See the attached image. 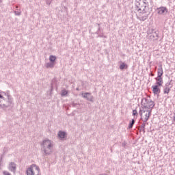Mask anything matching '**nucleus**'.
<instances>
[{
  "instance_id": "1",
  "label": "nucleus",
  "mask_w": 175,
  "mask_h": 175,
  "mask_svg": "<svg viewBox=\"0 0 175 175\" xmlns=\"http://www.w3.org/2000/svg\"><path fill=\"white\" fill-rule=\"evenodd\" d=\"M14 103H13V97L10 95L8 92H0V109L3 110H7L13 107Z\"/></svg>"
},
{
  "instance_id": "2",
  "label": "nucleus",
  "mask_w": 175,
  "mask_h": 175,
  "mask_svg": "<svg viewBox=\"0 0 175 175\" xmlns=\"http://www.w3.org/2000/svg\"><path fill=\"white\" fill-rule=\"evenodd\" d=\"M150 5L147 0H135L134 11L135 13H142L144 14L148 13L150 10Z\"/></svg>"
},
{
  "instance_id": "3",
  "label": "nucleus",
  "mask_w": 175,
  "mask_h": 175,
  "mask_svg": "<svg viewBox=\"0 0 175 175\" xmlns=\"http://www.w3.org/2000/svg\"><path fill=\"white\" fill-rule=\"evenodd\" d=\"M41 151L44 157H49L53 153V144L49 139H44L42 144Z\"/></svg>"
},
{
  "instance_id": "4",
  "label": "nucleus",
  "mask_w": 175,
  "mask_h": 175,
  "mask_svg": "<svg viewBox=\"0 0 175 175\" xmlns=\"http://www.w3.org/2000/svg\"><path fill=\"white\" fill-rule=\"evenodd\" d=\"M152 111H151V109H147L146 108L142 107V109H140L139 111V114L141 117V121L147 122V121L150 120Z\"/></svg>"
},
{
  "instance_id": "5",
  "label": "nucleus",
  "mask_w": 175,
  "mask_h": 175,
  "mask_svg": "<svg viewBox=\"0 0 175 175\" xmlns=\"http://www.w3.org/2000/svg\"><path fill=\"white\" fill-rule=\"evenodd\" d=\"M142 106L144 107V109L152 111V109H154V107L155 106V103L151 100L143 98L142 99Z\"/></svg>"
},
{
  "instance_id": "6",
  "label": "nucleus",
  "mask_w": 175,
  "mask_h": 175,
  "mask_svg": "<svg viewBox=\"0 0 175 175\" xmlns=\"http://www.w3.org/2000/svg\"><path fill=\"white\" fill-rule=\"evenodd\" d=\"M26 173L27 175H40V168L36 164H32L27 168Z\"/></svg>"
},
{
  "instance_id": "7",
  "label": "nucleus",
  "mask_w": 175,
  "mask_h": 175,
  "mask_svg": "<svg viewBox=\"0 0 175 175\" xmlns=\"http://www.w3.org/2000/svg\"><path fill=\"white\" fill-rule=\"evenodd\" d=\"M82 98L88 100L89 102H94V96L91 95L90 92L82 93Z\"/></svg>"
},
{
  "instance_id": "8",
  "label": "nucleus",
  "mask_w": 175,
  "mask_h": 175,
  "mask_svg": "<svg viewBox=\"0 0 175 175\" xmlns=\"http://www.w3.org/2000/svg\"><path fill=\"white\" fill-rule=\"evenodd\" d=\"M8 169L10 172H12L14 174H16V172L17 170V165H16V163H10V164L8 165Z\"/></svg>"
},
{
  "instance_id": "9",
  "label": "nucleus",
  "mask_w": 175,
  "mask_h": 175,
  "mask_svg": "<svg viewBox=\"0 0 175 175\" xmlns=\"http://www.w3.org/2000/svg\"><path fill=\"white\" fill-rule=\"evenodd\" d=\"M159 87L161 86L158 85L152 86V92L154 95H159V94H161V89L159 88Z\"/></svg>"
},
{
  "instance_id": "10",
  "label": "nucleus",
  "mask_w": 175,
  "mask_h": 175,
  "mask_svg": "<svg viewBox=\"0 0 175 175\" xmlns=\"http://www.w3.org/2000/svg\"><path fill=\"white\" fill-rule=\"evenodd\" d=\"M159 32L156 31V33H153L148 36V39L150 40H158Z\"/></svg>"
},
{
  "instance_id": "11",
  "label": "nucleus",
  "mask_w": 175,
  "mask_h": 175,
  "mask_svg": "<svg viewBox=\"0 0 175 175\" xmlns=\"http://www.w3.org/2000/svg\"><path fill=\"white\" fill-rule=\"evenodd\" d=\"M158 14H165V13H167V8L166 7H160L157 8Z\"/></svg>"
},
{
  "instance_id": "12",
  "label": "nucleus",
  "mask_w": 175,
  "mask_h": 175,
  "mask_svg": "<svg viewBox=\"0 0 175 175\" xmlns=\"http://www.w3.org/2000/svg\"><path fill=\"white\" fill-rule=\"evenodd\" d=\"M156 80V85H160L162 87V84H163V78L162 77H157L155 78Z\"/></svg>"
},
{
  "instance_id": "13",
  "label": "nucleus",
  "mask_w": 175,
  "mask_h": 175,
  "mask_svg": "<svg viewBox=\"0 0 175 175\" xmlns=\"http://www.w3.org/2000/svg\"><path fill=\"white\" fill-rule=\"evenodd\" d=\"M157 75V77H162V75H163V69L162 68V65L159 66Z\"/></svg>"
},
{
  "instance_id": "14",
  "label": "nucleus",
  "mask_w": 175,
  "mask_h": 175,
  "mask_svg": "<svg viewBox=\"0 0 175 175\" xmlns=\"http://www.w3.org/2000/svg\"><path fill=\"white\" fill-rule=\"evenodd\" d=\"M57 135L59 137V139H65V136H66V133L64 131H60L57 133Z\"/></svg>"
},
{
  "instance_id": "15",
  "label": "nucleus",
  "mask_w": 175,
  "mask_h": 175,
  "mask_svg": "<svg viewBox=\"0 0 175 175\" xmlns=\"http://www.w3.org/2000/svg\"><path fill=\"white\" fill-rule=\"evenodd\" d=\"M121 62V64L120 66V69L121 70H124V69H128V64L122 62Z\"/></svg>"
},
{
  "instance_id": "16",
  "label": "nucleus",
  "mask_w": 175,
  "mask_h": 175,
  "mask_svg": "<svg viewBox=\"0 0 175 175\" xmlns=\"http://www.w3.org/2000/svg\"><path fill=\"white\" fill-rule=\"evenodd\" d=\"M54 65H55V63H53L52 62H50L49 63H46L45 66L49 69V68H54Z\"/></svg>"
},
{
  "instance_id": "17",
  "label": "nucleus",
  "mask_w": 175,
  "mask_h": 175,
  "mask_svg": "<svg viewBox=\"0 0 175 175\" xmlns=\"http://www.w3.org/2000/svg\"><path fill=\"white\" fill-rule=\"evenodd\" d=\"M57 59V57L56 56H54L53 55H51L49 56V61L50 62H52L53 64H55V60Z\"/></svg>"
},
{
  "instance_id": "18",
  "label": "nucleus",
  "mask_w": 175,
  "mask_h": 175,
  "mask_svg": "<svg viewBox=\"0 0 175 175\" xmlns=\"http://www.w3.org/2000/svg\"><path fill=\"white\" fill-rule=\"evenodd\" d=\"M146 124H148V123H147V122L142 121V124L140 126L142 128V132H144V133H146Z\"/></svg>"
},
{
  "instance_id": "19",
  "label": "nucleus",
  "mask_w": 175,
  "mask_h": 175,
  "mask_svg": "<svg viewBox=\"0 0 175 175\" xmlns=\"http://www.w3.org/2000/svg\"><path fill=\"white\" fill-rule=\"evenodd\" d=\"M135 119H132L131 121H130L129 124V129H132L133 128V125H135Z\"/></svg>"
},
{
  "instance_id": "20",
  "label": "nucleus",
  "mask_w": 175,
  "mask_h": 175,
  "mask_svg": "<svg viewBox=\"0 0 175 175\" xmlns=\"http://www.w3.org/2000/svg\"><path fill=\"white\" fill-rule=\"evenodd\" d=\"M66 95H68V90H62L61 96H66Z\"/></svg>"
},
{
  "instance_id": "21",
  "label": "nucleus",
  "mask_w": 175,
  "mask_h": 175,
  "mask_svg": "<svg viewBox=\"0 0 175 175\" xmlns=\"http://www.w3.org/2000/svg\"><path fill=\"white\" fill-rule=\"evenodd\" d=\"M157 31H155V30L150 29L148 31V35L149 36L150 35H152V33H155Z\"/></svg>"
},
{
  "instance_id": "22",
  "label": "nucleus",
  "mask_w": 175,
  "mask_h": 175,
  "mask_svg": "<svg viewBox=\"0 0 175 175\" xmlns=\"http://www.w3.org/2000/svg\"><path fill=\"white\" fill-rule=\"evenodd\" d=\"M133 116L134 117H136V118H137V116H139V113H137V110L136 109L133 110Z\"/></svg>"
},
{
  "instance_id": "23",
  "label": "nucleus",
  "mask_w": 175,
  "mask_h": 175,
  "mask_svg": "<svg viewBox=\"0 0 175 175\" xmlns=\"http://www.w3.org/2000/svg\"><path fill=\"white\" fill-rule=\"evenodd\" d=\"M170 92V88H164V90H163V94H169Z\"/></svg>"
},
{
  "instance_id": "24",
  "label": "nucleus",
  "mask_w": 175,
  "mask_h": 175,
  "mask_svg": "<svg viewBox=\"0 0 175 175\" xmlns=\"http://www.w3.org/2000/svg\"><path fill=\"white\" fill-rule=\"evenodd\" d=\"M96 25L97 26L98 30L96 31V33L97 35L99 33V31H100V24L96 23Z\"/></svg>"
},
{
  "instance_id": "25",
  "label": "nucleus",
  "mask_w": 175,
  "mask_h": 175,
  "mask_svg": "<svg viewBox=\"0 0 175 175\" xmlns=\"http://www.w3.org/2000/svg\"><path fill=\"white\" fill-rule=\"evenodd\" d=\"M14 13L15 16H21V10H19V11H14Z\"/></svg>"
},
{
  "instance_id": "26",
  "label": "nucleus",
  "mask_w": 175,
  "mask_h": 175,
  "mask_svg": "<svg viewBox=\"0 0 175 175\" xmlns=\"http://www.w3.org/2000/svg\"><path fill=\"white\" fill-rule=\"evenodd\" d=\"M147 18H148V16H144L140 18V20H141V21H146V20H147Z\"/></svg>"
},
{
  "instance_id": "27",
  "label": "nucleus",
  "mask_w": 175,
  "mask_h": 175,
  "mask_svg": "<svg viewBox=\"0 0 175 175\" xmlns=\"http://www.w3.org/2000/svg\"><path fill=\"white\" fill-rule=\"evenodd\" d=\"M164 88H170V82L166 83Z\"/></svg>"
},
{
  "instance_id": "28",
  "label": "nucleus",
  "mask_w": 175,
  "mask_h": 175,
  "mask_svg": "<svg viewBox=\"0 0 175 175\" xmlns=\"http://www.w3.org/2000/svg\"><path fill=\"white\" fill-rule=\"evenodd\" d=\"M51 2H53V0H46V5H51Z\"/></svg>"
},
{
  "instance_id": "29",
  "label": "nucleus",
  "mask_w": 175,
  "mask_h": 175,
  "mask_svg": "<svg viewBox=\"0 0 175 175\" xmlns=\"http://www.w3.org/2000/svg\"><path fill=\"white\" fill-rule=\"evenodd\" d=\"M77 105H79V104L75 103H72V104H71L72 107H77Z\"/></svg>"
},
{
  "instance_id": "30",
  "label": "nucleus",
  "mask_w": 175,
  "mask_h": 175,
  "mask_svg": "<svg viewBox=\"0 0 175 175\" xmlns=\"http://www.w3.org/2000/svg\"><path fill=\"white\" fill-rule=\"evenodd\" d=\"M3 174L4 175H11L10 173H9L8 171H4V172H3Z\"/></svg>"
},
{
  "instance_id": "31",
  "label": "nucleus",
  "mask_w": 175,
  "mask_h": 175,
  "mask_svg": "<svg viewBox=\"0 0 175 175\" xmlns=\"http://www.w3.org/2000/svg\"><path fill=\"white\" fill-rule=\"evenodd\" d=\"M76 90H77V91H80V89H79V88H76Z\"/></svg>"
},
{
  "instance_id": "32",
  "label": "nucleus",
  "mask_w": 175,
  "mask_h": 175,
  "mask_svg": "<svg viewBox=\"0 0 175 175\" xmlns=\"http://www.w3.org/2000/svg\"><path fill=\"white\" fill-rule=\"evenodd\" d=\"M99 36V38H103V36Z\"/></svg>"
},
{
  "instance_id": "33",
  "label": "nucleus",
  "mask_w": 175,
  "mask_h": 175,
  "mask_svg": "<svg viewBox=\"0 0 175 175\" xmlns=\"http://www.w3.org/2000/svg\"><path fill=\"white\" fill-rule=\"evenodd\" d=\"M139 131H143V129H142V127H140Z\"/></svg>"
},
{
  "instance_id": "34",
  "label": "nucleus",
  "mask_w": 175,
  "mask_h": 175,
  "mask_svg": "<svg viewBox=\"0 0 175 175\" xmlns=\"http://www.w3.org/2000/svg\"><path fill=\"white\" fill-rule=\"evenodd\" d=\"M16 10L18 9V6L16 5Z\"/></svg>"
},
{
  "instance_id": "35",
  "label": "nucleus",
  "mask_w": 175,
  "mask_h": 175,
  "mask_svg": "<svg viewBox=\"0 0 175 175\" xmlns=\"http://www.w3.org/2000/svg\"><path fill=\"white\" fill-rule=\"evenodd\" d=\"M1 2H2V0H0V3H1Z\"/></svg>"
}]
</instances>
